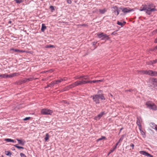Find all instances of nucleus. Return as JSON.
<instances>
[{
    "label": "nucleus",
    "instance_id": "nucleus-8",
    "mask_svg": "<svg viewBox=\"0 0 157 157\" xmlns=\"http://www.w3.org/2000/svg\"><path fill=\"white\" fill-rule=\"evenodd\" d=\"M147 75L151 76H155L157 75V72L156 71H153L152 70L148 71Z\"/></svg>",
    "mask_w": 157,
    "mask_h": 157
},
{
    "label": "nucleus",
    "instance_id": "nucleus-18",
    "mask_svg": "<svg viewBox=\"0 0 157 157\" xmlns=\"http://www.w3.org/2000/svg\"><path fill=\"white\" fill-rule=\"evenodd\" d=\"M117 145H116V144L115 146H113V148H112L110 151L108 153V155H109L111 153H112L114 151L116 148L117 146Z\"/></svg>",
    "mask_w": 157,
    "mask_h": 157
},
{
    "label": "nucleus",
    "instance_id": "nucleus-5",
    "mask_svg": "<svg viewBox=\"0 0 157 157\" xmlns=\"http://www.w3.org/2000/svg\"><path fill=\"white\" fill-rule=\"evenodd\" d=\"M136 124L138 126L139 130L142 129V126L141 124L142 121V119L140 117H137V118Z\"/></svg>",
    "mask_w": 157,
    "mask_h": 157
},
{
    "label": "nucleus",
    "instance_id": "nucleus-48",
    "mask_svg": "<svg viewBox=\"0 0 157 157\" xmlns=\"http://www.w3.org/2000/svg\"><path fill=\"white\" fill-rule=\"evenodd\" d=\"M30 118V117H26L25 118L23 119V120L24 121H27V120H29Z\"/></svg>",
    "mask_w": 157,
    "mask_h": 157
},
{
    "label": "nucleus",
    "instance_id": "nucleus-30",
    "mask_svg": "<svg viewBox=\"0 0 157 157\" xmlns=\"http://www.w3.org/2000/svg\"><path fill=\"white\" fill-rule=\"evenodd\" d=\"M75 86H77L80 85L79 81H77L74 82Z\"/></svg>",
    "mask_w": 157,
    "mask_h": 157
},
{
    "label": "nucleus",
    "instance_id": "nucleus-39",
    "mask_svg": "<svg viewBox=\"0 0 157 157\" xmlns=\"http://www.w3.org/2000/svg\"><path fill=\"white\" fill-rule=\"evenodd\" d=\"M147 63L149 65H153L152 63V61H150L147 62Z\"/></svg>",
    "mask_w": 157,
    "mask_h": 157
},
{
    "label": "nucleus",
    "instance_id": "nucleus-6",
    "mask_svg": "<svg viewBox=\"0 0 157 157\" xmlns=\"http://www.w3.org/2000/svg\"><path fill=\"white\" fill-rule=\"evenodd\" d=\"M120 9L122 10V11L124 13H128L133 10L132 9H131L129 7L123 8L120 7Z\"/></svg>",
    "mask_w": 157,
    "mask_h": 157
},
{
    "label": "nucleus",
    "instance_id": "nucleus-25",
    "mask_svg": "<svg viewBox=\"0 0 157 157\" xmlns=\"http://www.w3.org/2000/svg\"><path fill=\"white\" fill-rule=\"evenodd\" d=\"M45 48H55V46L53 45H46Z\"/></svg>",
    "mask_w": 157,
    "mask_h": 157
},
{
    "label": "nucleus",
    "instance_id": "nucleus-2",
    "mask_svg": "<svg viewBox=\"0 0 157 157\" xmlns=\"http://www.w3.org/2000/svg\"><path fill=\"white\" fill-rule=\"evenodd\" d=\"M91 97L92 98L94 102L97 104H99L100 103L99 99L103 100H105L104 94L103 93V91L101 90L98 91L97 94L93 95L91 96Z\"/></svg>",
    "mask_w": 157,
    "mask_h": 157
},
{
    "label": "nucleus",
    "instance_id": "nucleus-61",
    "mask_svg": "<svg viewBox=\"0 0 157 157\" xmlns=\"http://www.w3.org/2000/svg\"><path fill=\"white\" fill-rule=\"evenodd\" d=\"M1 157H4L3 155L1 156Z\"/></svg>",
    "mask_w": 157,
    "mask_h": 157
},
{
    "label": "nucleus",
    "instance_id": "nucleus-36",
    "mask_svg": "<svg viewBox=\"0 0 157 157\" xmlns=\"http://www.w3.org/2000/svg\"><path fill=\"white\" fill-rule=\"evenodd\" d=\"M14 1H15L17 3L19 4H20L23 2V0H14Z\"/></svg>",
    "mask_w": 157,
    "mask_h": 157
},
{
    "label": "nucleus",
    "instance_id": "nucleus-28",
    "mask_svg": "<svg viewBox=\"0 0 157 157\" xmlns=\"http://www.w3.org/2000/svg\"><path fill=\"white\" fill-rule=\"evenodd\" d=\"M140 72L141 73L147 75L148 74V71L147 70H142L140 71Z\"/></svg>",
    "mask_w": 157,
    "mask_h": 157
},
{
    "label": "nucleus",
    "instance_id": "nucleus-37",
    "mask_svg": "<svg viewBox=\"0 0 157 157\" xmlns=\"http://www.w3.org/2000/svg\"><path fill=\"white\" fill-rule=\"evenodd\" d=\"M117 24L119 25H121V26H122L123 25V23L121 22H120L119 21H117Z\"/></svg>",
    "mask_w": 157,
    "mask_h": 157
},
{
    "label": "nucleus",
    "instance_id": "nucleus-1",
    "mask_svg": "<svg viewBox=\"0 0 157 157\" xmlns=\"http://www.w3.org/2000/svg\"><path fill=\"white\" fill-rule=\"evenodd\" d=\"M155 6L153 3H147V5H143L140 8V11H145L146 13L150 15L152 12L157 11Z\"/></svg>",
    "mask_w": 157,
    "mask_h": 157
},
{
    "label": "nucleus",
    "instance_id": "nucleus-20",
    "mask_svg": "<svg viewBox=\"0 0 157 157\" xmlns=\"http://www.w3.org/2000/svg\"><path fill=\"white\" fill-rule=\"evenodd\" d=\"M99 11L101 14H103L107 11V10L106 8H104L103 10L99 9Z\"/></svg>",
    "mask_w": 157,
    "mask_h": 157
},
{
    "label": "nucleus",
    "instance_id": "nucleus-9",
    "mask_svg": "<svg viewBox=\"0 0 157 157\" xmlns=\"http://www.w3.org/2000/svg\"><path fill=\"white\" fill-rule=\"evenodd\" d=\"M139 153L141 154L148 157H153L152 155H151L148 152L145 151H140Z\"/></svg>",
    "mask_w": 157,
    "mask_h": 157
},
{
    "label": "nucleus",
    "instance_id": "nucleus-26",
    "mask_svg": "<svg viewBox=\"0 0 157 157\" xmlns=\"http://www.w3.org/2000/svg\"><path fill=\"white\" fill-rule=\"evenodd\" d=\"M14 146L17 148L18 149H24V148L22 147H20L18 146V144H15L14 145Z\"/></svg>",
    "mask_w": 157,
    "mask_h": 157
},
{
    "label": "nucleus",
    "instance_id": "nucleus-49",
    "mask_svg": "<svg viewBox=\"0 0 157 157\" xmlns=\"http://www.w3.org/2000/svg\"><path fill=\"white\" fill-rule=\"evenodd\" d=\"M97 43V42H94L92 43V44L93 45H95Z\"/></svg>",
    "mask_w": 157,
    "mask_h": 157
},
{
    "label": "nucleus",
    "instance_id": "nucleus-54",
    "mask_svg": "<svg viewBox=\"0 0 157 157\" xmlns=\"http://www.w3.org/2000/svg\"><path fill=\"white\" fill-rule=\"evenodd\" d=\"M11 142H13V143H15V142H16V141L15 142V141L14 140L11 139Z\"/></svg>",
    "mask_w": 157,
    "mask_h": 157
},
{
    "label": "nucleus",
    "instance_id": "nucleus-56",
    "mask_svg": "<svg viewBox=\"0 0 157 157\" xmlns=\"http://www.w3.org/2000/svg\"><path fill=\"white\" fill-rule=\"evenodd\" d=\"M12 22V21H9L8 22L9 24H11Z\"/></svg>",
    "mask_w": 157,
    "mask_h": 157
},
{
    "label": "nucleus",
    "instance_id": "nucleus-64",
    "mask_svg": "<svg viewBox=\"0 0 157 157\" xmlns=\"http://www.w3.org/2000/svg\"><path fill=\"white\" fill-rule=\"evenodd\" d=\"M99 81H96V82H99Z\"/></svg>",
    "mask_w": 157,
    "mask_h": 157
},
{
    "label": "nucleus",
    "instance_id": "nucleus-63",
    "mask_svg": "<svg viewBox=\"0 0 157 157\" xmlns=\"http://www.w3.org/2000/svg\"><path fill=\"white\" fill-rule=\"evenodd\" d=\"M83 25V26H84V25H85V24H83V25Z\"/></svg>",
    "mask_w": 157,
    "mask_h": 157
},
{
    "label": "nucleus",
    "instance_id": "nucleus-14",
    "mask_svg": "<svg viewBox=\"0 0 157 157\" xmlns=\"http://www.w3.org/2000/svg\"><path fill=\"white\" fill-rule=\"evenodd\" d=\"M63 81V79L55 80L53 82L54 85L56 84H58L61 82L62 81Z\"/></svg>",
    "mask_w": 157,
    "mask_h": 157
},
{
    "label": "nucleus",
    "instance_id": "nucleus-4",
    "mask_svg": "<svg viewBox=\"0 0 157 157\" xmlns=\"http://www.w3.org/2000/svg\"><path fill=\"white\" fill-rule=\"evenodd\" d=\"M53 113V111L48 109H43L41 111V113L43 115H51Z\"/></svg>",
    "mask_w": 157,
    "mask_h": 157
},
{
    "label": "nucleus",
    "instance_id": "nucleus-41",
    "mask_svg": "<svg viewBox=\"0 0 157 157\" xmlns=\"http://www.w3.org/2000/svg\"><path fill=\"white\" fill-rule=\"evenodd\" d=\"M11 139L7 138L5 140L7 142H11Z\"/></svg>",
    "mask_w": 157,
    "mask_h": 157
},
{
    "label": "nucleus",
    "instance_id": "nucleus-29",
    "mask_svg": "<svg viewBox=\"0 0 157 157\" xmlns=\"http://www.w3.org/2000/svg\"><path fill=\"white\" fill-rule=\"evenodd\" d=\"M49 136L48 133H46V136L44 138L45 141H47L49 138Z\"/></svg>",
    "mask_w": 157,
    "mask_h": 157
},
{
    "label": "nucleus",
    "instance_id": "nucleus-59",
    "mask_svg": "<svg viewBox=\"0 0 157 157\" xmlns=\"http://www.w3.org/2000/svg\"><path fill=\"white\" fill-rule=\"evenodd\" d=\"M155 49H157V45L155 47Z\"/></svg>",
    "mask_w": 157,
    "mask_h": 157
},
{
    "label": "nucleus",
    "instance_id": "nucleus-10",
    "mask_svg": "<svg viewBox=\"0 0 157 157\" xmlns=\"http://www.w3.org/2000/svg\"><path fill=\"white\" fill-rule=\"evenodd\" d=\"M37 79V78H34L33 77L30 78H25L24 79H23L21 81V84L22 83H25L26 82L32 81L34 79L35 80V79Z\"/></svg>",
    "mask_w": 157,
    "mask_h": 157
},
{
    "label": "nucleus",
    "instance_id": "nucleus-34",
    "mask_svg": "<svg viewBox=\"0 0 157 157\" xmlns=\"http://www.w3.org/2000/svg\"><path fill=\"white\" fill-rule=\"evenodd\" d=\"M106 139V137L104 136H102L101 138L98 139L97 140V141H99L101 140H102L103 139Z\"/></svg>",
    "mask_w": 157,
    "mask_h": 157
},
{
    "label": "nucleus",
    "instance_id": "nucleus-7",
    "mask_svg": "<svg viewBox=\"0 0 157 157\" xmlns=\"http://www.w3.org/2000/svg\"><path fill=\"white\" fill-rule=\"evenodd\" d=\"M112 8L113 9V13H115L117 16L119 13L118 7L117 6H113Z\"/></svg>",
    "mask_w": 157,
    "mask_h": 157
},
{
    "label": "nucleus",
    "instance_id": "nucleus-57",
    "mask_svg": "<svg viewBox=\"0 0 157 157\" xmlns=\"http://www.w3.org/2000/svg\"><path fill=\"white\" fill-rule=\"evenodd\" d=\"M116 33L115 32H114L112 33V34L113 35L114 34Z\"/></svg>",
    "mask_w": 157,
    "mask_h": 157
},
{
    "label": "nucleus",
    "instance_id": "nucleus-38",
    "mask_svg": "<svg viewBox=\"0 0 157 157\" xmlns=\"http://www.w3.org/2000/svg\"><path fill=\"white\" fill-rule=\"evenodd\" d=\"M97 81V80H93V81H88V83H92V82L93 83H96Z\"/></svg>",
    "mask_w": 157,
    "mask_h": 157
},
{
    "label": "nucleus",
    "instance_id": "nucleus-58",
    "mask_svg": "<svg viewBox=\"0 0 157 157\" xmlns=\"http://www.w3.org/2000/svg\"><path fill=\"white\" fill-rule=\"evenodd\" d=\"M125 23H126L125 22V21H123V25H124V24H125Z\"/></svg>",
    "mask_w": 157,
    "mask_h": 157
},
{
    "label": "nucleus",
    "instance_id": "nucleus-53",
    "mask_svg": "<svg viewBox=\"0 0 157 157\" xmlns=\"http://www.w3.org/2000/svg\"><path fill=\"white\" fill-rule=\"evenodd\" d=\"M84 75H82V76H81L80 77L78 78L80 79V78H82L83 79V78H84Z\"/></svg>",
    "mask_w": 157,
    "mask_h": 157
},
{
    "label": "nucleus",
    "instance_id": "nucleus-17",
    "mask_svg": "<svg viewBox=\"0 0 157 157\" xmlns=\"http://www.w3.org/2000/svg\"><path fill=\"white\" fill-rule=\"evenodd\" d=\"M20 75V73H14L10 75V78L14 76H17Z\"/></svg>",
    "mask_w": 157,
    "mask_h": 157
},
{
    "label": "nucleus",
    "instance_id": "nucleus-62",
    "mask_svg": "<svg viewBox=\"0 0 157 157\" xmlns=\"http://www.w3.org/2000/svg\"><path fill=\"white\" fill-rule=\"evenodd\" d=\"M63 79V80H65H65H66L65 79Z\"/></svg>",
    "mask_w": 157,
    "mask_h": 157
},
{
    "label": "nucleus",
    "instance_id": "nucleus-45",
    "mask_svg": "<svg viewBox=\"0 0 157 157\" xmlns=\"http://www.w3.org/2000/svg\"><path fill=\"white\" fill-rule=\"evenodd\" d=\"M130 146L131 147L132 149H133L134 147V145L133 144H131L130 145Z\"/></svg>",
    "mask_w": 157,
    "mask_h": 157
},
{
    "label": "nucleus",
    "instance_id": "nucleus-22",
    "mask_svg": "<svg viewBox=\"0 0 157 157\" xmlns=\"http://www.w3.org/2000/svg\"><path fill=\"white\" fill-rule=\"evenodd\" d=\"M97 36H98L99 38H102L104 35L103 33H98L97 34Z\"/></svg>",
    "mask_w": 157,
    "mask_h": 157
},
{
    "label": "nucleus",
    "instance_id": "nucleus-31",
    "mask_svg": "<svg viewBox=\"0 0 157 157\" xmlns=\"http://www.w3.org/2000/svg\"><path fill=\"white\" fill-rule=\"evenodd\" d=\"M54 83L53 82H52L50 83L47 86L45 87V88L48 87H52L54 86Z\"/></svg>",
    "mask_w": 157,
    "mask_h": 157
},
{
    "label": "nucleus",
    "instance_id": "nucleus-19",
    "mask_svg": "<svg viewBox=\"0 0 157 157\" xmlns=\"http://www.w3.org/2000/svg\"><path fill=\"white\" fill-rule=\"evenodd\" d=\"M104 112H101L100 113L98 114L97 117H95V118H98V119H99L104 114Z\"/></svg>",
    "mask_w": 157,
    "mask_h": 157
},
{
    "label": "nucleus",
    "instance_id": "nucleus-46",
    "mask_svg": "<svg viewBox=\"0 0 157 157\" xmlns=\"http://www.w3.org/2000/svg\"><path fill=\"white\" fill-rule=\"evenodd\" d=\"M88 76L87 75L84 76V78L83 79L84 80H87L88 79Z\"/></svg>",
    "mask_w": 157,
    "mask_h": 157
},
{
    "label": "nucleus",
    "instance_id": "nucleus-24",
    "mask_svg": "<svg viewBox=\"0 0 157 157\" xmlns=\"http://www.w3.org/2000/svg\"><path fill=\"white\" fill-rule=\"evenodd\" d=\"M12 50L13 51L15 52H24L23 51V50H21L17 49H15L13 48L12 49Z\"/></svg>",
    "mask_w": 157,
    "mask_h": 157
},
{
    "label": "nucleus",
    "instance_id": "nucleus-13",
    "mask_svg": "<svg viewBox=\"0 0 157 157\" xmlns=\"http://www.w3.org/2000/svg\"><path fill=\"white\" fill-rule=\"evenodd\" d=\"M150 126L154 129H155L157 131V128L156 127V125L153 123H151L150 124Z\"/></svg>",
    "mask_w": 157,
    "mask_h": 157
},
{
    "label": "nucleus",
    "instance_id": "nucleus-40",
    "mask_svg": "<svg viewBox=\"0 0 157 157\" xmlns=\"http://www.w3.org/2000/svg\"><path fill=\"white\" fill-rule=\"evenodd\" d=\"M50 8L52 12H53V11L55 10L53 6H51L50 7Z\"/></svg>",
    "mask_w": 157,
    "mask_h": 157
},
{
    "label": "nucleus",
    "instance_id": "nucleus-51",
    "mask_svg": "<svg viewBox=\"0 0 157 157\" xmlns=\"http://www.w3.org/2000/svg\"><path fill=\"white\" fill-rule=\"evenodd\" d=\"M103 79H101L99 80H97V81H99V82H103Z\"/></svg>",
    "mask_w": 157,
    "mask_h": 157
},
{
    "label": "nucleus",
    "instance_id": "nucleus-27",
    "mask_svg": "<svg viewBox=\"0 0 157 157\" xmlns=\"http://www.w3.org/2000/svg\"><path fill=\"white\" fill-rule=\"evenodd\" d=\"M5 152L6 155H7L10 156L12 155V153L10 151H6Z\"/></svg>",
    "mask_w": 157,
    "mask_h": 157
},
{
    "label": "nucleus",
    "instance_id": "nucleus-52",
    "mask_svg": "<svg viewBox=\"0 0 157 157\" xmlns=\"http://www.w3.org/2000/svg\"><path fill=\"white\" fill-rule=\"evenodd\" d=\"M132 91V89L129 90H125V91H129V92H131Z\"/></svg>",
    "mask_w": 157,
    "mask_h": 157
},
{
    "label": "nucleus",
    "instance_id": "nucleus-44",
    "mask_svg": "<svg viewBox=\"0 0 157 157\" xmlns=\"http://www.w3.org/2000/svg\"><path fill=\"white\" fill-rule=\"evenodd\" d=\"M20 155L21 157H25V156H26L25 154L22 153H21L20 154Z\"/></svg>",
    "mask_w": 157,
    "mask_h": 157
},
{
    "label": "nucleus",
    "instance_id": "nucleus-15",
    "mask_svg": "<svg viewBox=\"0 0 157 157\" xmlns=\"http://www.w3.org/2000/svg\"><path fill=\"white\" fill-rule=\"evenodd\" d=\"M109 36L107 35L106 34H104L103 35L102 37L101 38L102 40H109Z\"/></svg>",
    "mask_w": 157,
    "mask_h": 157
},
{
    "label": "nucleus",
    "instance_id": "nucleus-12",
    "mask_svg": "<svg viewBox=\"0 0 157 157\" xmlns=\"http://www.w3.org/2000/svg\"><path fill=\"white\" fill-rule=\"evenodd\" d=\"M152 81L153 82V85L155 87H157V79L156 78H152Z\"/></svg>",
    "mask_w": 157,
    "mask_h": 157
},
{
    "label": "nucleus",
    "instance_id": "nucleus-33",
    "mask_svg": "<svg viewBox=\"0 0 157 157\" xmlns=\"http://www.w3.org/2000/svg\"><path fill=\"white\" fill-rule=\"evenodd\" d=\"M123 139V136H122L120 139L118 141L116 144V145H118L119 143L120 142V141H122Z\"/></svg>",
    "mask_w": 157,
    "mask_h": 157
},
{
    "label": "nucleus",
    "instance_id": "nucleus-42",
    "mask_svg": "<svg viewBox=\"0 0 157 157\" xmlns=\"http://www.w3.org/2000/svg\"><path fill=\"white\" fill-rule=\"evenodd\" d=\"M70 88L69 87V85L66 86L64 88V90H68Z\"/></svg>",
    "mask_w": 157,
    "mask_h": 157
},
{
    "label": "nucleus",
    "instance_id": "nucleus-47",
    "mask_svg": "<svg viewBox=\"0 0 157 157\" xmlns=\"http://www.w3.org/2000/svg\"><path fill=\"white\" fill-rule=\"evenodd\" d=\"M67 2L69 4H71V0H66Z\"/></svg>",
    "mask_w": 157,
    "mask_h": 157
},
{
    "label": "nucleus",
    "instance_id": "nucleus-3",
    "mask_svg": "<svg viewBox=\"0 0 157 157\" xmlns=\"http://www.w3.org/2000/svg\"><path fill=\"white\" fill-rule=\"evenodd\" d=\"M146 105L147 108L153 110H157V106L151 101H148L146 103Z\"/></svg>",
    "mask_w": 157,
    "mask_h": 157
},
{
    "label": "nucleus",
    "instance_id": "nucleus-50",
    "mask_svg": "<svg viewBox=\"0 0 157 157\" xmlns=\"http://www.w3.org/2000/svg\"><path fill=\"white\" fill-rule=\"evenodd\" d=\"M123 128L122 127L121 128L120 130V131H119V132L118 133V134L119 135L120 134L121 132V131L123 129Z\"/></svg>",
    "mask_w": 157,
    "mask_h": 157
},
{
    "label": "nucleus",
    "instance_id": "nucleus-21",
    "mask_svg": "<svg viewBox=\"0 0 157 157\" xmlns=\"http://www.w3.org/2000/svg\"><path fill=\"white\" fill-rule=\"evenodd\" d=\"M79 81L80 85L88 83V81H85L83 79L81 81Z\"/></svg>",
    "mask_w": 157,
    "mask_h": 157
},
{
    "label": "nucleus",
    "instance_id": "nucleus-55",
    "mask_svg": "<svg viewBox=\"0 0 157 157\" xmlns=\"http://www.w3.org/2000/svg\"><path fill=\"white\" fill-rule=\"evenodd\" d=\"M154 42L155 43H157V38L154 40Z\"/></svg>",
    "mask_w": 157,
    "mask_h": 157
},
{
    "label": "nucleus",
    "instance_id": "nucleus-16",
    "mask_svg": "<svg viewBox=\"0 0 157 157\" xmlns=\"http://www.w3.org/2000/svg\"><path fill=\"white\" fill-rule=\"evenodd\" d=\"M16 140L18 141V143L19 144L22 146H24L25 145V141H22L18 139H16Z\"/></svg>",
    "mask_w": 157,
    "mask_h": 157
},
{
    "label": "nucleus",
    "instance_id": "nucleus-43",
    "mask_svg": "<svg viewBox=\"0 0 157 157\" xmlns=\"http://www.w3.org/2000/svg\"><path fill=\"white\" fill-rule=\"evenodd\" d=\"M157 59H155V60H152L153 64L156 63H157Z\"/></svg>",
    "mask_w": 157,
    "mask_h": 157
},
{
    "label": "nucleus",
    "instance_id": "nucleus-35",
    "mask_svg": "<svg viewBox=\"0 0 157 157\" xmlns=\"http://www.w3.org/2000/svg\"><path fill=\"white\" fill-rule=\"evenodd\" d=\"M75 87V86L74 83L69 85V87L71 89L74 87Z\"/></svg>",
    "mask_w": 157,
    "mask_h": 157
},
{
    "label": "nucleus",
    "instance_id": "nucleus-32",
    "mask_svg": "<svg viewBox=\"0 0 157 157\" xmlns=\"http://www.w3.org/2000/svg\"><path fill=\"white\" fill-rule=\"evenodd\" d=\"M140 130V131L141 134L144 137H145V133L144 131H143L141 129V130Z\"/></svg>",
    "mask_w": 157,
    "mask_h": 157
},
{
    "label": "nucleus",
    "instance_id": "nucleus-60",
    "mask_svg": "<svg viewBox=\"0 0 157 157\" xmlns=\"http://www.w3.org/2000/svg\"><path fill=\"white\" fill-rule=\"evenodd\" d=\"M110 96H111L112 97L113 96V95H112V94H110Z\"/></svg>",
    "mask_w": 157,
    "mask_h": 157
},
{
    "label": "nucleus",
    "instance_id": "nucleus-23",
    "mask_svg": "<svg viewBox=\"0 0 157 157\" xmlns=\"http://www.w3.org/2000/svg\"><path fill=\"white\" fill-rule=\"evenodd\" d=\"M46 27L45 26V24H42V27L41 28V31L42 32H44V30L46 29Z\"/></svg>",
    "mask_w": 157,
    "mask_h": 157
},
{
    "label": "nucleus",
    "instance_id": "nucleus-11",
    "mask_svg": "<svg viewBox=\"0 0 157 157\" xmlns=\"http://www.w3.org/2000/svg\"><path fill=\"white\" fill-rule=\"evenodd\" d=\"M0 77L2 78H10V75L6 74L0 75Z\"/></svg>",
    "mask_w": 157,
    "mask_h": 157
}]
</instances>
